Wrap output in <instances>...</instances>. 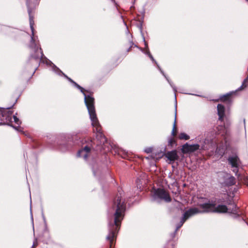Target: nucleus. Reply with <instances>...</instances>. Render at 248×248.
I'll return each instance as SVG.
<instances>
[{"label": "nucleus", "mask_w": 248, "mask_h": 248, "mask_svg": "<svg viewBox=\"0 0 248 248\" xmlns=\"http://www.w3.org/2000/svg\"><path fill=\"white\" fill-rule=\"evenodd\" d=\"M217 114L219 116L218 119L221 122H222L223 120V117L224 116L225 108L223 105H222L221 104H218L217 106Z\"/></svg>", "instance_id": "f8f14e48"}, {"label": "nucleus", "mask_w": 248, "mask_h": 248, "mask_svg": "<svg viewBox=\"0 0 248 248\" xmlns=\"http://www.w3.org/2000/svg\"><path fill=\"white\" fill-rule=\"evenodd\" d=\"M147 54H148L149 57L151 58V59L152 60L153 62H155L156 63V62L155 61V59H154L152 55L149 53V52H147Z\"/></svg>", "instance_id": "5701e85b"}, {"label": "nucleus", "mask_w": 248, "mask_h": 248, "mask_svg": "<svg viewBox=\"0 0 248 248\" xmlns=\"http://www.w3.org/2000/svg\"><path fill=\"white\" fill-rule=\"evenodd\" d=\"M167 80H168V81H169V83H170V81H169V80H168V79H167ZM170 84V85H171V84Z\"/></svg>", "instance_id": "c756f323"}, {"label": "nucleus", "mask_w": 248, "mask_h": 248, "mask_svg": "<svg viewBox=\"0 0 248 248\" xmlns=\"http://www.w3.org/2000/svg\"><path fill=\"white\" fill-rule=\"evenodd\" d=\"M137 187L139 188H141V186L139 184L137 185Z\"/></svg>", "instance_id": "cd10ccee"}, {"label": "nucleus", "mask_w": 248, "mask_h": 248, "mask_svg": "<svg viewBox=\"0 0 248 248\" xmlns=\"http://www.w3.org/2000/svg\"><path fill=\"white\" fill-rule=\"evenodd\" d=\"M167 80H168V81H169V83H170V81H169V80H168V79H167ZM170 84V85H171V84Z\"/></svg>", "instance_id": "7c9ffc66"}, {"label": "nucleus", "mask_w": 248, "mask_h": 248, "mask_svg": "<svg viewBox=\"0 0 248 248\" xmlns=\"http://www.w3.org/2000/svg\"><path fill=\"white\" fill-rule=\"evenodd\" d=\"M226 149V146H222L217 147V148L216 152L220 155H223L225 153V150Z\"/></svg>", "instance_id": "4468645a"}, {"label": "nucleus", "mask_w": 248, "mask_h": 248, "mask_svg": "<svg viewBox=\"0 0 248 248\" xmlns=\"http://www.w3.org/2000/svg\"><path fill=\"white\" fill-rule=\"evenodd\" d=\"M199 206L202 209V211L199 209L198 208L194 207L189 209L184 214L180 222L176 226L175 232H176L181 227L186 220L190 217L199 213L205 212H216L219 213H229L234 215H238L237 211L238 208L235 204H231V207H229V208L225 205H216L215 203L212 202L201 204Z\"/></svg>", "instance_id": "f257e3e1"}, {"label": "nucleus", "mask_w": 248, "mask_h": 248, "mask_svg": "<svg viewBox=\"0 0 248 248\" xmlns=\"http://www.w3.org/2000/svg\"><path fill=\"white\" fill-rule=\"evenodd\" d=\"M113 208L115 210L114 219L111 218L108 220L109 233L107 237V239L109 241L110 248L113 245L114 239L116 237L125 210V202L122 198V193L120 192L115 198Z\"/></svg>", "instance_id": "f03ea898"}, {"label": "nucleus", "mask_w": 248, "mask_h": 248, "mask_svg": "<svg viewBox=\"0 0 248 248\" xmlns=\"http://www.w3.org/2000/svg\"><path fill=\"white\" fill-rule=\"evenodd\" d=\"M90 151V148L85 146L83 149L78 151L77 155L78 157H83L85 160H87Z\"/></svg>", "instance_id": "1a4fd4ad"}, {"label": "nucleus", "mask_w": 248, "mask_h": 248, "mask_svg": "<svg viewBox=\"0 0 248 248\" xmlns=\"http://www.w3.org/2000/svg\"><path fill=\"white\" fill-rule=\"evenodd\" d=\"M85 100L87 104V108L92 121V124L95 128L93 130L96 132V139L99 140L100 144H104L106 142L107 140L102 133L101 125L96 117L94 106H93V104H90L92 102L93 99H90L89 102H88L87 99Z\"/></svg>", "instance_id": "20e7f679"}, {"label": "nucleus", "mask_w": 248, "mask_h": 248, "mask_svg": "<svg viewBox=\"0 0 248 248\" xmlns=\"http://www.w3.org/2000/svg\"><path fill=\"white\" fill-rule=\"evenodd\" d=\"M13 119H14V122L16 124H18V125H19L21 124L20 121L19 120V119L16 116L14 115Z\"/></svg>", "instance_id": "a211bd4d"}, {"label": "nucleus", "mask_w": 248, "mask_h": 248, "mask_svg": "<svg viewBox=\"0 0 248 248\" xmlns=\"http://www.w3.org/2000/svg\"><path fill=\"white\" fill-rule=\"evenodd\" d=\"M228 161L231 166L232 171L237 175L239 168L241 165V162L238 156L235 154L229 156Z\"/></svg>", "instance_id": "423d86ee"}, {"label": "nucleus", "mask_w": 248, "mask_h": 248, "mask_svg": "<svg viewBox=\"0 0 248 248\" xmlns=\"http://www.w3.org/2000/svg\"><path fill=\"white\" fill-rule=\"evenodd\" d=\"M166 157L170 161H174L175 160H177L178 158L177 152L175 150L168 152L166 154Z\"/></svg>", "instance_id": "9b49d317"}, {"label": "nucleus", "mask_w": 248, "mask_h": 248, "mask_svg": "<svg viewBox=\"0 0 248 248\" xmlns=\"http://www.w3.org/2000/svg\"><path fill=\"white\" fill-rule=\"evenodd\" d=\"M144 151L147 153H150L152 151V148L151 147L147 148L145 149Z\"/></svg>", "instance_id": "412c9836"}, {"label": "nucleus", "mask_w": 248, "mask_h": 248, "mask_svg": "<svg viewBox=\"0 0 248 248\" xmlns=\"http://www.w3.org/2000/svg\"><path fill=\"white\" fill-rule=\"evenodd\" d=\"M46 64L47 65H50L52 66V69L55 72L57 73L58 74L62 73V72L60 71V70L58 67L54 65L50 61L48 60H46Z\"/></svg>", "instance_id": "ddd939ff"}, {"label": "nucleus", "mask_w": 248, "mask_h": 248, "mask_svg": "<svg viewBox=\"0 0 248 248\" xmlns=\"http://www.w3.org/2000/svg\"><path fill=\"white\" fill-rule=\"evenodd\" d=\"M153 199L154 201H158L161 200L167 202H169L171 200L169 194L164 189L161 188H158L154 191Z\"/></svg>", "instance_id": "39448f33"}, {"label": "nucleus", "mask_w": 248, "mask_h": 248, "mask_svg": "<svg viewBox=\"0 0 248 248\" xmlns=\"http://www.w3.org/2000/svg\"><path fill=\"white\" fill-rule=\"evenodd\" d=\"M179 137V139L181 140H187L189 139V136H188L187 134H186L185 133H180Z\"/></svg>", "instance_id": "f3484780"}, {"label": "nucleus", "mask_w": 248, "mask_h": 248, "mask_svg": "<svg viewBox=\"0 0 248 248\" xmlns=\"http://www.w3.org/2000/svg\"><path fill=\"white\" fill-rule=\"evenodd\" d=\"M230 95V94H227L224 95L223 96H222L220 99L222 101H227L229 99Z\"/></svg>", "instance_id": "6ab92c4d"}, {"label": "nucleus", "mask_w": 248, "mask_h": 248, "mask_svg": "<svg viewBox=\"0 0 248 248\" xmlns=\"http://www.w3.org/2000/svg\"><path fill=\"white\" fill-rule=\"evenodd\" d=\"M160 70L161 71V72L163 75H164V73H163V71H162L161 70V69H160Z\"/></svg>", "instance_id": "c85d7f7f"}, {"label": "nucleus", "mask_w": 248, "mask_h": 248, "mask_svg": "<svg viewBox=\"0 0 248 248\" xmlns=\"http://www.w3.org/2000/svg\"><path fill=\"white\" fill-rule=\"evenodd\" d=\"M171 86L173 88V91H174V92H176V88L174 87H173L172 85H171Z\"/></svg>", "instance_id": "bb28decb"}, {"label": "nucleus", "mask_w": 248, "mask_h": 248, "mask_svg": "<svg viewBox=\"0 0 248 248\" xmlns=\"http://www.w3.org/2000/svg\"><path fill=\"white\" fill-rule=\"evenodd\" d=\"M202 149H203V150L208 149L207 147V146H205L204 145L202 147Z\"/></svg>", "instance_id": "a878e982"}, {"label": "nucleus", "mask_w": 248, "mask_h": 248, "mask_svg": "<svg viewBox=\"0 0 248 248\" xmlns=\"http://www.w3.org/2000/svg\"><path fill=\"white\" fill-rule=\"evenodd\" d=\"M175 143V141L173 139H171L169 141V144L170 146H172V145Z\"/></svg>", "instance_id": "4be33fe9"}, {"label": "nucleus", "mask_w": 248, "mask_h": 248, "mask_svg": "<svg viewBox=\"0 0 248 248\" xmlns=\"http://www.w3.org/2000/svg\"><path fill=\"white\" fill-rule=\"evenodd\" d=\"M176 108H175V119H174V121L173 125V129H172V130L171 132V134L173 136H175L176 134V133H175V130H176Z\"/></svg>", "instance_id": "dca6fc26"}, {"label": "nucleus", "mask_w": 248, "mask_h": 248, "mask_svg": "<svg viewBox=\"0 0 248 248\" xmlns=\"http://www.w3.org/2000/svg\"><path fill=\"white\" fill-rule=\"evenodd\" d=\"M9 108H7L6 109L3 108H0V120L2 121L3 120V118L4 117V112L7 111ZM3 124L2 123H0V125H2Z\"/></svg>", "instance_id": "2eb2a0df"}, {"label": "nucleus", "mask_w": 248, "mask_h": 248, "mask_svg": "<svg viewBox=\"0 0 248 248\" xmlns=\"http://www.w3.org/2000/svg\"><path fill=\"white\" fill-rule=\"evenodd\" d=\"M199 147L200 146L198 144H194L191 145L185 144L183 146V150L184 152H192L198 150L199 148Z\"/></svg>", "instance_id": "9d476101"}, {"label": "nucleus", "mask_w": 248, "mask_h": 248, "mask_svg": "<svg viewBox=\"0 0 248 248\" xmlns=\"http://www.w3.org/2000/svg\"><path fill=\"white\" fill-rule=\"evenodd\" d=\"M63 75H64V76L70 81L72 83H73L75 86L76 87H77L78 89H79L81 91V93H83L84 96V101H85V103L86 104V106H87V104L86 103V99H87V100L88 101V102H89V100L90 99H92L93 100H92V102H91L90 104H93V106H94V98L92 97L91 95H86V94L85 93V92H84V89L81 87V86H80L79 85H78L77 83H76L75 82H74L72 79H71L70 78H68V77H67L66 75H65L64 74L62 73Z\"/></svg>", "instance_id": "0eeeda50"}, {"label": "nucleus", "mask_w": 248, "mask_h": 248, "mask_svg": "<svg viewBox=\"0 0 248 248\" xmlns=\"http://www.w3.org/2000/svg\"><path fill=\"white\" fill-rule=\"evenodd\" d=\"M248 80V78H247L246 79H245L242 84V85H241V86L238 89V90H241L242 89H243L244 88H245L246 87V85L245 84L247 82Z\"/></svg>", "instance_id": "aec40b11"}, {"label": "nucleus", "mask_w": 248, "mask_h": 248, "mask_svg": "<svg viewBox=\"0 0 248 248\" xmlns=\"http://www.w3.org/2000/svg\"><path fill=\"white\" fill-rule=\"evenodd\" d=\"M12 127L15 128V129H16V130H19V129L21 128L19 126H12Z\"/></svg>", "instance_id": "393cba45"}, {"label": "nucleus", "mask_w": 248, "mask_h": 248, "mask_svg": "<svg viewBox=\"0 0 248 248\" xmlns=\"http://www.w3.org/2000/svg\"><path fill=\"white\" fill-rule=\"evenodd\" d=\"M63 75H64V76L70 81L72 83H73L75 86L76 87H77L78 89H79L81 91V93H83L84 96V101H85V103L86 104V106H87V104L86 103V99H87V100L88 101V102H89V100L90 99H92L93 100H92V102H91L90 104H93V106H94V98L92 97L91 95H86V94L85 93V92H84V89L81 87V86H80L79 85H78L77 83H76L75 82H74L72 79H71L70 78H68V77H67L66 75H65L64 74L62 73Z\"/></svg>", "instance_id": "6e6552de"}, {"label": "nucleus", "mask_w": 248, "mask_h": 248, "mask_svg": "<svg viewBox=\"0 0 248 248\" xmlns=\"http://www.w3.org/2000/svg\"><path fill=\"white\" fill-rule=\"evenodd\" d=\"M40 0H27L26 4L28 7V12L30 18V25L31 30V46L33 47L34 52L36 54L34 56H31V57L33 58L37 62H39V60L41 59H42L43 54L42 49L34 43V21L33 17L31 15L32 10L34 9L39 4Z\"/></svg>", "instance_id": "7ed1b4c3"}, {"label": "nucleus", "mask_w": 248, "mask_h": 248, "mask_svg": "<svg viewBox=\"0 0 248 248\" xmlns=\"http://www.w3.org/2000/svg\"><path fill=\"white\" fill-rule=\"evenodd\" d=\"M223 129L224 131H225H225H226V130H225V127H224L221 126V127H220V129H218V133H219V134H222V132H221V131H220L221 130V129Z\"/></svg>", "instance_id": "b1692460"}]
</instances>
